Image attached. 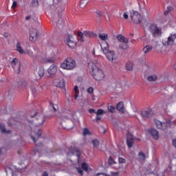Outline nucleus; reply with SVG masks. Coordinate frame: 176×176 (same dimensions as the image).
I'll use <instances>...</instances> for the list:
<instances>
[{
  "mask_svg": "<svg viewBox=\"0 0 176 176\" xmlns=\"http://www.w3.org/2000/svg\"><path fill=\"white\" fill-rule=\"evenodd\" d=\"M89 73L93 76L95 80L98 82L105 79V72L102 69L97 67V62L94 63L91 62L89 63Z\"/></svg>",
  "mask_w": 176,
  "mask_h": 176,
  "instance_id": "obj_1",
  "label": "nucleus"
},
{
  "mask_svg": "<svg viewBox=\"0 0 176 176\" xmlns=\"http://www.w3.org/2000/svg\"><path fill=\"white\" fill-rule=\"evenodd\" d=\"M100 46L102 53L104 54L108 61L113 63L118 62V56L115 53V51L109 50V47L107 42H100Z\"/></svg>",
  "mask_w": 176,
  "mask_h": 176,
  "instance_id": "obj_2",
  "label": "nucleus"
},
{
  "mask_svg": "<svg viewBox=\"0 0 176 176\" xmlns=\"http://www.w3.org/2000/svg\"><path fill=\"white\" fill-rule=\"evenodd\" d=\"M75 67H76V62L72 58H67L60 63V68L62 69H67V71H72Z\"/></svg>",
  "mask_w": 176,
  "mask_h": 176,
  "instance_id": "obj_3",
  "label": "nucleus"
},
{
  "mask_svg": "<svg viewBox=\"0 0 176 176\" xmlns=\"http://www.w3.org/2000/svg\"><path fill=\"white\" fill-rule=\"evenodd\" d=\"M155 124L158 129V130H162L164 131L167 130L169 127H171V120H168L166 122H164L159 120H155Z\"/></svg>",
  "mask_w": 176,
  "mask_h": 176,
  "instance_id": "obj_4",
  "label": "nucleus"
},
{
  "mask_svg": "<svg viewBox=\"0 0 176 176\" xmlns=\"http://www.w3.org/2000/svg\"><path fill=\"white\" fill-rule=\"evenodd\" d=\"M130 17L133 24H141V21H142V17H141V14L138 13V11H131Z\"/></svg>",
  "mask_w": 176,
  "mask_h": 176,
  "instance_id": "obj_5",
  "label": "nucleus"
},
{
  "mask_svg": "<svg viewBox=\"0 0 176 176\" xmlns=\"http://www.w3.org/2000/svg\"><path fill=\"white\" fill-rule=\"evenodd\" d=\"M149 30L152 35L155 38L157 36H162V28L157 27L156 23L151 24L149 27Z\"/></svg>",
  "mask_w": 176,
  "mask_h": 176,
  "instance_id": "obj_6",
  "label": "nucleus"
},
{
  "mask_svg": "<svg viewBox=\"0 0 176 176\" xmlns=\"http://www.w3.org/2000/svg\"><path fill=\"white\" fill-rule=\"evenodd\" d=\"M176 39V32L171 33L168 36L167 40H163L162 45L163 46H173L174 45V42H175Z\"/></svg>",
  "mask_w": 176,
  "mask_h": 176,
  "instance_id": "obj_7",
  "label": "nucleus"
},
{
  "mask_svg": "<svg viewBox=\"0 0 176 176\" xmlns=\"http://www.w3.org/2000/svg\"><path fill=\"white\" fill-rule=\"evenodd\" d=\"M37 118L34 120V124L36 126H41L45 123V117L42 113H36L35 116Z\"/></svg>",
  "mask_w": 176,
  "mask_h": 176,
  "instance_id": "obj_8",
  "label": "nucleus"
},
{
  "mask_svg": "<svg viewBox=\"0 0 176 176\" xmlns=\"http://www.w3.org/2000/svg\"><path fill=\"white\" fill-rule=\"evenodd\" d=\"M25 54H28L30 57H38V51L34 47H28L25 50Z\"/></svg>",
  "mask_w": 176,
  "mask_h": 176,
  "instance_id": "obj_9",
  "label": "nucleus"
},
{
  "mask_svg": "<svg viewBox=\"0 0 176 176\" xmlns=\"http://www.w3.org/2000/svg\"><path fill=\"white\" fill-rule=\"evenodd\" d=\"M65 42L70 49H74L76 46V42H75L74 37L72 35L67 36L65 39Z\"/></svg>",
  "mask_w": 176,
  "mask_h": 176,
  "instance_id": "obj_10",
  "label": "nucleus"
},
{
  "mask_svg": "<svg viewBox=\"0 0 176 176\" xmlns=\"http://www.w3.org/2000/svg\"><path fill=\"white\" fill-rule=\"evenodd\" d=\"M53 83L56 87H60L61 89H63V87H65V81L61 78L54 80Z\"/></svg>",
  "mask_w": 176,
  "mask_h": 176,
  "instance_id": "obj_11",
  "label": "nucleus"
},
{
  "mask_svg": "<svg viewBox=\"0 0 176 176\" xmlns=\"http://www.w3.org/2000/svg\"><path fill=\"white\" fill-rule=\"evenodd\" d=\"M17 63H19V60H17V58H14L12 60L11 64L14 71L16 72V74H19L21 72V67H20V65H17Z\"/></svg>",
  "mask_w": 176,
  "mask_h": 176,
  "instance_id": "obj_12",
  "label": "nucleus"
},
{
  "mask_svg": "<svg viewBox=\"0 0 176 176\" xmlns=\"http://www.w3.org/2000/svg\"><path fill=\"white\" fill-rule=\"evenodd\" d=\"M148 71L150 75L148 76L147 80H148V82H153L157 80V75L155 74V72L152 69H148Z\"/></svg>",
  "mask_w": 176,
  "mask_h": 176,
  "instance_id": "obj_13",
  "label": "nucleus"
},
{
  "mask_svg": "<svg viewBox=\"0 0 176 176\" xmlns=\"http://www.w3.org/2000/svg\"><path fill=\"white\" fill-rule=\"evenodd\" d=\"M38 38V31L35 29H31L30 30V41L32 42L34 41H36Z\"/></svg>",
  "mask_w": 176,
  "mask_h": 176,
  "instance_id": "obj_14",
  "label": "nucleus"
},
{
  "mask_svg": "<svg viewBox=\"0 0 176 176\" xmlns=\"http://www.w3.org/2000/svg\"><path fill=\"white\" fill-rule=\"evenodd\" d=\"M126 144L129 148H131V146H133V144H134V136H133L131 133L127 134Z\"/></svg>",
  "mask_w": 176,
  "mask_h": 176,
  "instance_id": "obj_15",
  "label": "nucleus"
},
{
  "mask_svg": "<svg viewBox=\"0 0 176 176\" xmlns=\"http://www.w3.org/2000/svg\"><path fill=\"white\" fill-rule=\"evenodd\" d=\"M52 23L53 24H56V25H60V24H63V19L60 15L52 16Z\"/></svg>",
  "mask_w": 176,
  "mask_h": 176,
  "instance_id": "obj_16",
  "label": "nucleus"
},
{
  "mask_svg": "<svg viewBox=\"0 0 176 176\" xmlns=\"http://www.w3.org/2000/svg\"><path fill=\"white\" fill-rule=\"evenodd\" d=\"M47 72L50 75H56L57 74V66L56 65L52 64L48 69Z\"/></svg>",
  "mask_w": 176,
  "mask_h": 176,
  "instance_id": "obj_17",
  "label": "nucleus"
},
{
  "mask_svg": "<svg viewBox=\"0 0 176 176\" xmlns=\"http://www.w3.org/2000/svg\"><path fill=\"white\" fill-rule=\"evenodd\" d=\"M32 133H34V135H31V138L34 141V142H36V140H38V138H39L41 135H42V131L38 130L36 132Z\"/></svg>",
  "mask_w": 176,
  "mask_h": 176,
  "instance_id": "obj_18",
  "label": "nucleus"
},
{
  "mask_svg": "<svg viewBox=\"0 0 176 176\" xmlns=\"http://www.w3.org/2000/svg\"><path fill=\"white\" fill-rule=\"evenodd\" d=\"M148 133L154 140H159V131H157V130L153 129H149Z\"/></svg>",
  "mask_w": 176,
  "mask_h": 176,
  "instance_id": "obj_19",
  "label": "nucleus"
},
{
  "mask_svg": "<svg viewBox=\"0 0 176 176\" xmlns=\"http://www.w3.org/2000/svg\"><path fill=\"white\" fill-rule=\"evenodd\" d=\"M153 115V111L152 110L144 111L142 112L141 116L143 119H146V118H151Z\"/></svg>",
  "mask_w": 176,
  "mask_h": 176,
  "instance_id": "obj_20",
  "label": "nucleus"
},
{
  "mask_svg": "<svg viewBox=\"0 0 176 176\" xmlns=\"http://www.w3.org/2000/svg\"><path fill=\"white\" fill-rule=\"evenodd\" d=\"M152 49H153V45L148 44L143 47L142 52L144 54H148V53H149V52H151Z\"/></svg>",
  "mask_w": 176,
  "mask_h": 176,
  "instance_id": "obj_21",
  "label": "nucleus"
},
{
  "mask_svg": "<svg viewBox=\"0 0 176 176\" xmlns=\"http://www.w3.org/2000/svg\"><path fill=\"white\" fill-rule=\"evenodd\" d=\"M109 164L110 166H112V167H113L116 170L119 168V166H118V162H116L115 160L112 158V157H109Z\"/></svg>",
  "mask_w": 176,
  "mask_h": 176,
  "instance_id": "obj_22",
  "label": "nucleus"
},
{
  "mask_svg": "<svg viewBox=\"0 0 176 176\" xmlns=\"http://www.w3.org/2000/svg\"><path fill=\"white\" fill-rule=\"evenodd\" d=\"M117 39L121 43H129V38L124 37L122 34H119L118 36H117Z\"/></svg>",
  "mask_w": 176,
  "mask_h": 176,
  "instance_id": "obj_23",
  "label": "nucleus"
},
{
  "mask_svg": "<svg viewBox=\"0 0 176 176\" xmlns=\"http://www.w3.org/2000/svg\"><path fill=\"white\" fill-rule=\"evenodd\" d=\"M16 51L20 53V54H25V51L23 49V47H21V43L17 42L16 45Z\"/></svg>",
  "mask_w": 176,
  "mask_h": 176,
  "instance_id": "obj_24",
  "label": "nucleus"
},
{
  "mask_svg": "<svg viewBox=\"0 0 176 176\" xmlns=\"http://www.w3.org/2000/svg\"><path fill=\"white\" fill-rule=\"evenodd\" d=\"M41 63H43V64H49V63H54V59H53V58L45 57V58H43L41 60Z\"/></svg>",
  "mask_w": 176,
  "mask_h": 176,
  "instance_id": "obj_25",
  "label": "nucleus"
},
{
  "mask_svg": "<svg viewBox=\"0 0 176 176\" xmlns=\"http://www.w3.org/2000/svg\"><path fill=\"white\" fill-rule=\"evenodd\" d=\"M100 39L102 41L99 42V45L100 42H107V39H108V34L107 33H100L98 35Z\"/></svg>",
  "mask_w": 176,
  "mask_h": 176,
  "instance_id": "obj_26",
  "label": "nucleus"
},
{
  "mask_svg": "<svg viewBox=\"0 0 176 176\" xmlns=\"http://www.w3.org/2000/svg\"><path fill=\"white\" fill-rule=\"evenodd\" d=\"M38 75L39 76V79H41V78H43V76H44V75H45V69L43 68V67H38ZM38 78H36L34 80H38Z\"/></svg>",
  "mask_w": 176,
  "mask_h": 176,
  "instance_id": "obj_27",
  "label": "nucleus"
},
{
  "mask_svg": "<svg viewBox=\"0 0 176 176\" xmlns=\"http://www.w3.org/2000/svg\"><path fill=\"white\" fill-rule=\"evenodd\" d=\"M117 110L120 112H122V113H124L126 112V110L124 109V107L123 106V102H120L117 104Z\"/></svg>",
  "mask_w": 176,
  "mask_h": 176,
  "instance_id": "obj_28",
  "label": "nucleus"
},
{
  "mask_svg": "<svg viewBox=\"0 0 176 176\" xmlns=\"http://www.w3.org/2000/svg\"><path fill=\"white\" fill-rule=\"evenodd\" d=\"M134 65V63L133 61H128L126 63V68L127 71H133V67Z\"/></svg>",
  "mask_w": 176,
  "mask_h": 176,
  "instance_id": "obj_29",
  "label": "nucleus"
},
{
  "mask_svg": "<svg viewBox=\"0 0 176 176\" xmlns=\"http://www.w3.org/2000/svg\"><path fill=\"white\" fill-rule=\"evenodd\" d=\"M127 43H121L119 45L118 49H120V50H126L129 48V45Z\"/></svg>",
  "mask_w": 176,
  "mask_h": 176,
  "instance_id": "obj_30",
  "label": "nucleus"
},
{
  "mask_svg": "<svg viewBox=\"0 0 176 176\" xmlns=\"http://www.w3.org/2000/svg\"><path fill=\"white\" fill-rule=\"evenodd\" d=\"M88 2V0H80V8H81V9L86 8V5H87Z\"/></svg>",
  "mask_w": 176,
  "mask_h": 176,
  "instance_id": "obj_31",
  "label": "nucleus"
},
{
  "mask_svg": "<svg viewBox=\"0 0 176 176\" xmlns=\"http://www.w3.org/2000/svg\"><path fill=\"white\" fill-rule=\"evenodd\" d=\"M0 131L3 133V134H9L10 133V131H6V129H5V126H3L2 124H0Z\"/></svg>",
  "mask_w": 176,
  "mask_h": 176,
  "instance_id": "obj_32",
  "label": "nucleus"
},
{
  "mask_svg": "<svg viewBox=\"0 0 176 176\" xmlns=\"http://www.w3.org/2000/svg\"><path fill=\"white\" fill-rule=\"evenodd\" d=\"M74 91H75L74 99L77 100L78 97H79V88L76 85L74 87Z\"/></svg>",
  "mask_w": 176,
  "mask_h": 176,
  "instance_id": "obj_33",
  "label": "nucleus"
},
{
  "mask_svg": "<svg viewBox=\"0 0 176 176\" xmlns=\"http://www.w3.org/2000/svg\"><path fill=\"white\" fill-rule=\"evenodd\" d=\"M51 2L52 3H50V6H54V8H56V6L58 5V2H60V0H52Z\"/></svg>",
  "mask_w": 176,
  "mask_h": 176,
  "instance_id": "obj_34",
  "label": "nucleus"
},
{
  "mask_svg": "<svg viewBox=\"0 0 176 176\" xmlns=\"http://www.w3.org/2000/svg\"><path fill=\"white\" fill-rule=\"evenodd\" d=\"M84 36H86L87 38H91V36H93V32H89V31H85Z\"/></svg>",
  "mask_w": 176,
  "mask_h": 176,
  "instance_id": "obj_35",
  "label": "nucleus"
},
{
  "mask_svg": "<svg viewBox=\"0 0 176 176\" xmlns=\"http://www.w3.org/2000/svg\"><path fill=\"white\" fill-rule=\"evenodd\" d=\"M92 144L94 145V148H98V146L100 145V142H98L97 140H92Z\"/></svg>",
  "mask_w": 176,
  "mask_h": 176,
  "instance_id": "obj_36",
  "label": "nucleus"
},
{
  "mask_svg": "<svg viewBox=\"0 0 176 176\" xmlns=\"http://www.w3.org/2000/svg\"><path fill=\"white\" fill-rule=\"evenodd\" d=\"M82 170H84L85 171H87V170L89 169V165H87V164H86V163H83V164H82Z\"/></svg>",
  "mask_w": 176,
  "mask_h": 176,
  "instance_id": "obj_37",
  "label": "nucleus"
},
{
  "mask_svg": "<svg viewBox=\"0 0 176 176\" xmlns=\"http://www.w3.org/2000/svg\"><path fill=\"white\" fill-rule=\"evenodd\" d=\"M139 159H140V160H145V154L142 152L139 153Z\"/></svg>",
  "mask_w": 176,
  "mask_h": 176,
  "instance_id": "obj_38",
  "label": "nucleus"
},
{
  "mask_svg": "<svg viewBox=\"0 0 176 176\" xmlns=\"http://www.w3.org/2000/svg\"><path fill=\"white\" fill-rule=\"evenodd\" d=\"M107 109L109 112H111V113H113L115 112V107L113 106H108Z\"/></svg>",
  "mask_w": 176,
  "mask_h": 176,
  "instance_id": "obj_39",
  "label": "nucleus"
},
{
  "mask_svg": "<svg viewBox=\"0 0 176 176\" xmlns=\"http://www.w3.org/2000/svg\"><path fill=\"white\" fill-rule=\"evenodd\" d=\"M83 135H90V131L87 128L83 129Z\"/></svg>",
  "mask_w": 176,
  "mask_h": 176,
  "instance_id": "obj_40",
  "label": "nucleus"
},
{
  "mask_svg": "<svg viewBox=\"0 0 176 176\" xmlns=\"http://www.w3.org/2000/svg\"><path fill=\"white\" fill-rule=\"evenodd\" d=\"M143 12H144L143 16H144V17H149V12L146 9H144Z\"/></svg>",
  "mask_w": 176,
  "mask_h": 176,
  "instance_id": "obj_41",
  "label": "nucleus"
},
{
  "mask_svg": "<svg viewBox=\"0 0 176 176\" xmlns=\"http://www.w3.org/2000/svg\"><path fill=\"white\" fill-rule=\"evenodd\" d=\"M30 89L32 91V94H36V88L34 86H31Z\"/></svg>",
  "mask_w": 176,
  "mask_h": 176,
  "instance_id": "obj_42",
  "label": "nucleus"
},
{
  "mask_svg": "<svg viewBox=\"0 0 176 176\" xmlns=\"http://www.w3.org/2000/svg\"><path fill=\"white\" fill-rule=\"evenodd\" d=\"M78 36L81 38V39H83V38H85V32L82 33V32H78Z\"/></svg>",
  "mask_w": 176,
  "mask_h": 176,
  "instance_id": "obj_43",
  "label": "nucleus"
},
{
  "mask_svg": "<svg viewBox=\"0 0 176 176\" xmlns=\"http://www.w3.org/2000/svg\"><path fill=\"white\" fill-rule=\"evenodd\" d=\"M103 113H105V111L102 109H98V111L96 112V115H102Z\"/></svg>",
  "mask_w": 176,
  "mask_h": 176,
  "instance_id": "obj_44",
  "label": "nucleus"
},
{
  "mask_svg": "<svg viewBox=\"0 0 176 176\" xmlns=\"http://www.w3.org/2000/svg\"><path fill=\"white\" fill-rule=\"evenodd\" d=\"M118 163L122 164V163H126V160L122 157L118 158Z\"/></svg>",
  "mask_w": 176,
  "mask_h": 176,
  "instance_id": "obj_45",
  "label": "nucleus"
},
{
  "mask_svg": "<svg viewBox=\"0 0 176 176\" xmlns=\"http://www.w3.org/2000/svg\"><path fill=\"white\" fill-rule=\"evenodd\" d=\"M32 5L33 6H38V0H32Z\"/></svg>",
  "mask_w": 176,
  "mask_h": 176,
  "instance_id": "obj_46",
  "label": "nucleus"
},
{
  "mask_svg": "<svg viewBox=\"0 0 176 176\" xmlns=\"http://www.w3.org/2000/svg\"><path fill=\"white\" fill-rule=\"evenodd\" d=\"M77 171L78 173H79V174H80L81 175H83V170H82V168H77Z\"/></svg>",
  "mask_w": 176,
  "mask_h": 176,
  "instance_id": "obj_47",
  "label": "nucleus"
},
{
  "mask_svg": "<svg viewBox=\"0 0 176 176\" xmlns=\"http://www.w3.org/2000/svg\"><path fill=\"white\" fill-rule=\"evenodd\" d=\"M93 91H94L93 87L88 88L87 93H89V94H91V93H93Z\"/></svg>",
  "mask_w": 176,
  "mask_h": 176,
  "instance_id": "obj_48",
  "label": "nucleus"
},
{
  "mask_svg": "<svg viewBox=\"0 0 176 176\" xmlns=\"http://www.w3.org/2000/svg\"><path fill=\"white\" fill-rule=\"evenodd\" d=\"M50 108L54 109V112H56V108L54 107V104H53V103L50 102Z\"/></svg>",
  "mask_w": 176,
  "mask_h": 176,
  "instance_id": "obj_49",
  "label": "nucleus"
},
{
  "mask_svg": "<svg viewBox=\"0 0 176 176\" xmlns=\"http://www.w3.org/2000/svg\"><path fill=\"white\" fill-rule=\"evenodd\" d=\"M96 13L98 16H101L102 14V12L100 11V10H96Z\"/></svg>",
  "mask_w": 176,
  "mask_h": 176,
  "instance_id": "obj_50",
  "label": "nucleus"
},
{
  "mask_svg": "<svg viewBox=\"0 0 176 176\" xmlns=\"http://www.w3.org/2000/svg\"><path fill=\"white\" fill-rule=\"evenodd\" d=\"M171 9H172L171 7H168V8H167L166 12H164L165 16H166V14H168V12H170V10H171Z\"/></svg>",
  "mask_w": 176,
  "mask_h": 176,
  "instance_id": "obj_51",
  "label": "nucleus"
},
{
  "mask_svg": "<svg viewBox=\"0 0 176 176\" xmlns=\"http://www.w3.org/2000/svg\"><path fill=\"white\" fill-rule=\"evenodd\" d=\"M123 17H124V19H129V15L127 14V12H124V13Z\"/></svg>",
  "mask_w": 176,
  "mask_h": 176,
  "instance_id": "obj_52",
  "label": "nucleus"
},
{
  "mask_svg": "<svg viewBox=\"0 0 176 176\" xmlns=\"http://www.w3.org/2000/svg\"><path fill=\"white\" fill-rule=\"evenodd\" d=\"M16 6H17V2L13 1V3H12V8H13V9H14V8H16Z\"/></svg>",
  "mask_w": 176,
  "mask_h": 176,
  "instance_id": "obj_53",
  "label": "nucleus"
},
{
  "mask_svg": "<svg viewBox=\"0 0 176 176\" xmlns=\"http://www.w3.org/2000/svg\"><path fill=\"white\" fill-rule=\"evenodd\" d=\"M89 113H96V110L91 109L89 110Z\"/></svg>",
  "mask_w": 176,
  "mask_h": 176,
  "instance_id": "obj_54",
  "label": "nucleus"
},
{
  "mask_svg": "<svg viewBox=\"0 0 176 176\" xmlns=\"http://www.w3.org/2000/svg\"><path fill=\"white\" fill-rule=\"evenodd\" d=\"M173 145L176 148V139L173 140Z\"/></svg>",
  "mask_w": 176,
  "mask_h": 176,
  "instance_id": "obj_55",
  "label": "nucleus"
},
{
  "mask_svg": "<svg viewBox=\"0 0 176 176\" xmlns=\"http://www.w3.org/2000/svg\"><path fill=\"white\" fill-rule=\"evenodd\" d=\"M111 176H119V174H118V173H112Z\"/></svg>",
  "mask_w": 176,
  "mask_h": 176,
  "instance_id": "obj_56",
  "label": "nucleus"
},
{
  "mask_svg": "<svg viewBox=\"0 0 176 176\" xmlns=\"http://www.w3.org/2000/svg\"><path fill=\"white\" fill-rule=\"evenodd\" d=\"M101 120V118H100V116L99 115H97L96 116V120Z\"/></svg>",
  "mask_w": 176,
  "mask_h": 176,
  "instance_id": "obj_57",
  "label": "nucleus"
},
{
  "mask_svg": "<svg viewBox=\"0 0 176 176\" xmlns=\"http://www.w3.org/2000/svg\"><path fill=\"white\" fill-rule=\"evenodd\" d=\"M49 175L47 174V172H45L43 174V176H48Z\"/></svg>",
  "mask_w": 176,
  "mask_h": 176,
  "instance_id": "obj_58",
  "label": "nucleus"
},
{
  "mask_svg": "<svg viewBox=\"0 0 176 176\" xmlns=\"http://www.w3.org/2000/svg\"><path fill=\"white\" fill-rule=\"evenodd\" d=\"M30 19H31V16H28L25 17V20H30Z\"/></svg>",
  "mask_w": 176,
  "mask_h": 176,
  "instance_id": "obj_59",
  "label": "nucleus"
},
{
  "mask_svg": "<svg viewBox=\"0 0 176 176\" xmlns=\"http://www.w3.org/2000/svg\"><path fill=\"white\" fill-rule=\"evenodd\" d=\"M4 36H5L6 38H8V37L9 36V34L5 33V34H4Z\"/></svg>",
  "mask_w": 176,
  "mask_h": 176,
  "instance_id": "obj_60",
  "label": "nucleus"
},
{
  "mask_svg": "<svg viewBox=\"0 0 176 176\" xmlns=\"http://www.w3.org/2000/svg\"><path fill=\"white\" fill-rule=\"evenodd\" d=\"M60 9H61V7H58V6H57L58 12H60Z\"/></svg>",
  "mask_w": 176,
  "mask_h": 176,
  "instance_id": "obj_61",
  "label": "nucleus"
},
{
  "mask_svg": "<svg viewBox=\"0 0 176 176\" xmlns=\"http://www.w3.org/2000/svg\"><path fill=\"white\" fill-rule=\"evenodd\" d=\"M65 8L63 7L62 8H60V12H63V10H64Z\"/></svg>",
  "mask_w": 176,
  "mask_h": 176,
  "instance_id": "obj_62",
  "label": "nucleus"
},
{
  "mask_svg": "<svg viewBox=\"0 0 176 176\" xmlns=\"http://www.w3.org/2000/svg\"><path fill=\"white\" fill-rule=\"evenodd\" d=\"M2 154V150L0 148V155Z\"/></svg>",
  "mask_w": 176,
  "mask_h": 176,
  "instance_id": "obj_63",
  "label": "nucleus"
},
{
  "mask_svg": "<svg viewBox=\"0 0 176 176\" xmlns=\"http://www.w3.org/2000/svg\"><path fill=\"white\" fill-rule=\"evenodd\" d=\"M175 125L176 126V122H175Z\"/></svg>",
  "mask_w": 176,
  "mask_h": 176,
  "instance_id": "obj_64",
  "label": "nucleus"
}]
</instances>
